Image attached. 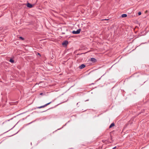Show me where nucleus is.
<instances>
[{
  "label": "nucleus",
  "instance_id": "obj_1",
  "mask_svg": "<svg viewBox=\"0 0 149 149\" xmlns=\"http://www.w3.org/2000/svg\"><path fill=\"white\" fill-rule=\"evenodd\" d=\"M81 31V29H78L76 31H73L72 32V33L73 34H79L80 32Z\"/></svg>",
  "mask_w": 149,
  "mask_h": 149
},
{
  "label": "nucleus",
  "instance_id": "obj_2",
  "mask_svg": "<svg viewBox=\"0 0 149 149\" xmlns=\"http://www.w3.org/2000/svg\"><path fill=\"white\" fill-rule=\"evenodd\" d=\"M51 103V102H50L49 103H47V104H45L44 105H43V106H40V107H37V108H38V109H40V108H44V107H46V106H47L48 105L50 104Z\"/></svg>",
  "mask_w": 149,
  "mask_h": 149
},
{
  "label": "nucleus",
  "instance_id": "obj_3",
  "mask_svg": "<svg viewBox=\"0 0 149 149\" xmlns=\"http://www.w3.org/2000/svg\"><path fill=\"white\" fill-rule=\"evenodd\" d=\"M68 43V41L67 40H65L62 43V45L63 46H66Z\"/></svg>",
  "mask_w": 149,
  "mask_h": 149
},
{
  "label": "nucleus",
  "instance_id": "obj_4",
  "mask_svg": "<svg viewBox=\"0 0 149 149\" xmlns=\"http://www.w3.org/2000/svg\"><path fill=\"white\" fill-rule=\"evenodd\" d=\"M85 66L86 65L84 64H82L79 66V68L80 69H82L85 68Z\"/></svg>",
  "mask_w": 149,
  "mask_h": 149
},
{
  "label": "nucleus",
  "instance_id": "obj_5",
  "mask_svg": "<svg viewBox=\"0 0 149 149\" xmlns=\"http://www.w3.org/2000/svg\"><path fill=\"white\" fill-rule=\"evenodd\" d=\"M91 61L93 62V63H95L96 61V60L93 58H91Z\"/></svg>",
  "mask_w": 149,
  "mask_h": 149
},
{
  "label": "nucleus",
  "instance_id": "obj_6",
  "mask_svg": "<svg viewBox=\"0 0 149 149\" xmlns=\"http://www.w3.org/2000/svg\"><path fill=\"white\" fill-rule=\"evenodd\" d=\"M27 6L29 8H31L33 7L32 5L29 3H28L27 4Z\"/></svg>",
  "mask_w": 149,
  "mask_h": 149
},
{
  "label": "nucleus",
  "instance_id": "obj_7",
  "mask_svg": "<svg viewBox=\"0 0 149 149\" xmlns=\"http://www.w3.org/2000/svg\"><path fill=\"white\" fill-rule=\"evenodd\" d=\"M114 123H112L111 125H110L109 128H111L113 127L114 126Z\"/></svg>",
  "mask_w": 149,
  "mask_h": 149
},
{
  "label": "nucleus",
  "instance_id": "obj_8",
  "mask_svg": "<svg viewBox=\"0 0 149 149\" xmlns=\"http://www.w3.org/2000/svg\"><path fill=\"white\" fill-rule=\"evenodd\" d=\"M121 16L122 17H125L127 16V15L125 14H123Z\"/></svg>",
  "mask_w": 149,
  "mask_h": 149
},
{
  "label": "nucleus",
  "instance_id": "obj_9",
  "mask_svg": "<svg viewBox=\"0 0 149 149\" xmlns=\"http://www.w3.org/2000/svg\"><path fill=\"white\" fill-rule=\"evenodd\" d=\"M9 61L11 63H14V61L13 59H11Z\"/></svg>",
  "mask_w": 149,
  "mask_h": 149
},
{
  "label": "nucleus",
  "instance_id": "obj_10",
  "mask_svg": "<svg viewBox=\"0 0 149 149\" xmlns=\"http://www.w3.org/2000/svg\"><path fill=\"white\" fill-rule=\"evenodd\" d=\"M141 12H139L138 13V14L139 15H141Z\"/></svg>",
  "mask_w": 149,
  "mask_h": 149
},
{
  "label": "nucleus",
  "instance_id": "obj_11",
  "mask_svg": "<svg viewBox=\"0 0 149 149\" xmlns=\"http://www.w3.org/2000/svg\"><path fill=\"white\" fill-rule=\"evenodd\" d=\"M20 38H21V39H22V40H23L24 39L22 37H20Z\"/></svg>",
  "mask_w": 149,
  "mask_h": 149
},
{
  "label": "nucleus",
  "instance_id": "obj_12",
  "mask_svg": "<svg viewBox=\"0 0 149 149\" xmlns=\"http://www.w3.org/2000/svg\"><path fill=\"white\" fill-rule=\"evenodd\" d=\"M43 93H40V95H43Z\"/></svg>",
  "mask_w": 149,
  "mask_h": 149
},
{
  "label": "nucleus",
  "instance_id": "obj_13",
  "mask_svg": "<svg viewBox=\"0 0 149 149\" xmlns=\"http://www.w3.org/2000/svg\"><path fill=\"white\" fill-rule=\"evenodd\" d=\"M38 55H40V53H38Z\"/></svg>",
  "mask_w": 149,
  "mask_h": 149
},
{
  "label": "nucleus",
  "instance_id": "obj_14",
  "mask_svg": "<svg viewBox=\"0 0 149 149\" xmlns=\"http://www.w3.org/2000/svg\"><path fill=\"white\" fill-rule=\"evenodd\" d=\"M116 147H114V148H113V149L115 148Z\"/></svg>",
  "mask_w": 149,
  "mask_h": 149
},
{
  "label": "nucleus",
  "instance_id": "obj_15",
  "mask_svg": "<svg viewBox=\"0 0 149 149\" xmlns=\"http://www.w3.org/2000/svg\"><path fill=\"white\" fill-rule=\"evenodd\" d=\"M108 19H104V20H107Z\"/></svg>",
  "mask_w": 149,
  "mask_h": 149
}]
</instances>
